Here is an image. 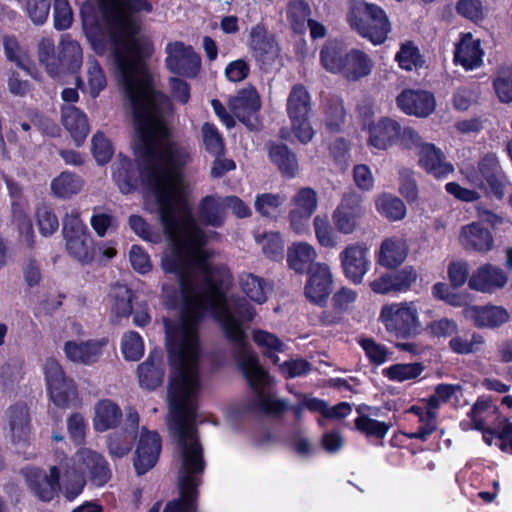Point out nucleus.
<instances>
[{"label":"nucleus","instance_id":"obj_18","mask_svg":"<svg viewBox=\"0 0 512 512\" xmlns=\"http://www.w3.org/2000/svg\"><path fill=\"white\" fill-rule=\"evenodd\" d=\"M460 244L466 250L487 252L493 246V237L490 232L478 223H472L461 229Z\"/></svg>","mask_w":512,"mask_h":512},{"label":"nucleus","instance_id":"obj_35","mask_svg":"<svg viewBox=\"0 0 512 512\" xmlns=\"http://www.w3.org/2000/svg\"><path fill=\"white\" fill-rule=\"evenodd\" d=\"M112 169L114 180L120 190L124 193L130 192L136 182V175L135 171L132 169L131 161L119 155L117 160L113 163Z\"/></svg>","mask_w":512,"mask_h":512},{"label":"nucleus","instance_id":"obj_40","mask_svg":"<svg viewBox=\"0 0 512 512\" xmlns=\"http://www.w3.org/2000/svg\"><path fill=\"white\" fill-rule=\"evenodd\" d=\"M253 340L263 349L264 355L270 358L274 364H277L279 359L276 356V353L284 351L283 342L274 334L263 330L255 331L253 334Z\"/></svg>","mask_w":512,"mask_h":512},{"label":"nucleus","instance_id":"obj_43","mask_svg":"<svg viewBox=\"0 0 512 512\" xmlns=\"http://www.w3.org/2000/svg\"><path fill=\"white\" fill-rule=\"evenodd\" d=\"M378 211L392 221L404 218L406 207L403 201L391 195H383L377 200Z\"/></svg>","mask_w":512,"mask_h":512},{"label":"nucleus","instance_id":"obj_59","mask_svg":"<svg viewBox=\"0 0 512 512\" xmlns=\"http://www.w3.org/2000/svg\"><path fill=\"white\" fill-rule=\"evenodd\" d=\"M483 342V337L478 334H473L470 340L462 336H455L450 340L449 346L452 351L457 354H470L475 352L477 346L481 345Z\"/></svg>","mask_w":512,"mask_h":512},{"label":"nucleus","instance_id":"obj_19","mask_svg":"<svg viewBox=\"0 0 512 512\" xmlns=\"http://www.w3.org/2000/svg\"><path fill=\"white\" fill-rule=\"evenodd\" d=\"M199 482H178L179 496L168 501L162 512H199Z\"/></svg>","mask_w":512,"mask_h":512},{"label":"nucleus","instance_id":"obj_64","mask_svg":"<svg viewBox=\"0 0 512 512\" xmlns=\"http://www.w3.org/2000/svg\"><path fill=\"white\" fill-rule=\"evenodd\" d=\"M361 202L362 196L356 191L350 190L343 194L341 202L336 209L361 217L363 214Z\"/></svg>","mask_w":512,"mask_h":512},{"label":"nucleus","instance_id":"obj_15","mask_svg":"<svg viewBox=\"0 0 512 512\" xmlns=\"http://www.w3.org/2000/svg\"><path fill=\"white\" fill-rule=\"evenodd\" d=\"M58 76L64 72L76 73L82 66L83 52L80 44L69 35H63L59 43Z\"/></svg>","mask_w":512,"mask_h":512},{"label":"nucleus","instance_id":"obj_36","mask_svg":"<svg viewBox=\"0 0 512 512\" xmlns=\"http://www.w3.org/2000/svg\"><path fill=\"white\" fill-rule=\"evenodd\" d=\"M66 248L80 262L88 263L94 258L93 239L89 233L66 239Z\"/></svg>","mask_w":512,"mask_h":512},{"label":"nucleus","instance_id":"obj_58","mask_svg":"<svg viewBox=\"0 0 512 512\" xmlns=\"http://www.w3.org/2000/svg\"><path fill=\"white\" fill-rule=\"evenodd\" d=\"M29 489L43 502H50L61 491V482H28Z\"/></svg>","mask_w":512,"mask_h":512},{"label":"nucleus","instance_id":"obj_53","mask_svg":"<svg viewBox=\"0 0 512 512\" xmlns=\"http://www.w3.org/2000/svg\"><path fill=\"white\" fill-rule=\"evenodd\" d=\"M92 153L98 164L108 163L113 155V148L110 141L103 133L97 132L92 139Z\"/></svg>","mask_w":512,"mask_h":512},{"label":"nucleus","instance_id":"obj_61","mask_svg":"<svg viewBox=\"0 0 512 512\" xmlns=\"http://www.w3.org/2000/svg\"><path fill=\"white\" fill-rule=\"evenodd\" d=\"M129 225L131 229L144 240L150 242H159L160 234L151 230L149 224L138 215H131L129 217Z\"/></svg>","mask_w":512,"mask_h":512},{"label":"nucleus","instance_id":"obj_49","mask_svg":"<svg viewBox=\"0 0 512 512\" xmlns=\"http://www.w3.org/2000/svg\"><path fill=\"white\" fill-rule=\"evenodd\" d=\"M135 438L132 434L125 432H116L108 438V449L111 456L116 458H122L127 455L131 449Z\"/></svg>","mask_w":512,"mask_h":512},{"label":"nucleus","instance_id":"obj_30","mask_svg":"<svg viewBox=\"0 0 512 512\" xmlns=\"http://www.w3.org/2000/svg\"><path fill=\"white\" fill-rule=\"evenodd\" d=\"M311 110V99L308 91L302 85H295L287 99V112L290 119L308 117Z\"/></svg>","mask_w":512,"mask_h":512},{"label":"nucleus","instance_id":"obj_44","mask_svg":"<svg viewBox=\"0 0 512 512\" xmlns=\"http://www.w3.org/2000/svg\"><path fill=\"white\" fill-rule=\"evenodd\" d=\"M424 370L421 363L394 364L383 371L390 380L406 381L417 378Z\"/></svg>","mask_w":512,"mask_h":512},{"label":"nucleus","instance_id":"obj_1","mask_svg":"<svg viewBox=\"0 0 512 512\" xmlns=\"http://www.w3.org/2000/svg\"><path fill=\"white\" fill-rule=\"evenodd\" d=\"M121 90L132 109L137 133L135 159L155 195L158 219L171 244L162 266L175 275L179 286V295L174 291L168 297L172 307L181 301L180 317L164 319L169 358H199L198 326L209 309L215 313L234 358H257L246 332L255 310L245 298L227 300L229 269L208 261L212 254L204 248L207 236L186 199L183 171L192 162V148L170 138L166 123L172 111L170 99L152 82Z\"/></svg>","mask_w":512,"mask_h":512},{"label":"nucleus","instance_id":"obj_54","mask_svg":"<svg viewBox=\"0 0 512 512\" xmlns=\"http://www.w3.org/2000/svg\"><path fill=\"white\" fill-rule=\"evenodd\" d=\"M54 27L57 30L68 29L73 22V12L68 0H54Z\"/></svg>","mask_w":512,"mask_h":512},{"label":"nucleus","instance_id":"obj_46","mask_svg":"<svg viewBox=\"0 0 512 512\" xmlns=\"http://www.w3.org/2000/svg\"><path fill=\"white\" fill-rule=\"evenodd\" d=\"M310 7L304 0H292L288 5V19L293 29L301 33L305 28V22L308 23Z\"/></svg>","mask_w":512,"mask_h":512},{"label":"nucleus","instance_id":"obj_51","mask_svg":"<svg viewBox=\"0 0 512 512\" xmlns=\"http://www.w3.org/2000/svg\"><path fill=\"white\" fill-rule=\"evenodd\" d=\"M356 428L366 434L367 436H374L376 438H384L389 430V426L366 415H361L355 420Z\"/></svg>","mask_w":512,"mask_h":512},{"label":"nucleus","instance_id":"obj_55","mask_svg":"<svg viewBox=\"0 0 512 512\" xmlns=\"http://www.w3.org/2000/svg\"><path fill=\"white\" fill-rule=\"evenodd\" d=\"M143 342L136 332H129L124 335L122 341V351L126 359L136 361L143 354Z\"/></svg>","mask_w":512,"mask_h":512},{"label":"nucleus","instance_id":"obj_31","mask_svg":"<svg viewBox=\"0 0 512 512\" xmlns=\"http://www.w3.org/2000/svg\"><path fill=\"white\" fill-rule=\"evenodd\" d=\"M478 169L486 180L491 192L501 198L504 195V184L498 177L499 165L494 154L485 155L478 164Z\"/></svg>","mask_w":512,"mask_h":512},{"label":"nucleus","instance_id":"obj_34","mask_svg":"<svg viewBox=\"0 0 512 512\" xmlns=\"http://www.w3.org/2000/svg\"><path fill=\"white\" fill-rule=\"evenodd\" d=\"M324 122L331 132L341 129L346 117V111L342 99L337 96H329L324 101Z\"/></svg>","mask_w":512,"mask_h":512},{"label":"nucleus","instance_id":"obj_7","mask_svg":"<svg viewBox=\"0 0 512 512\" xmlns=\"http://www.w3.org/2000/svg\"><path fill=\"white\" fill-rule=\"evenodd\" d=\"M261 107L260 97L254 87L240 90L229 100V108L234 116L250 130L259 127L258 111Z\"/></svg>","mask_w":512,"mask_h":512},{"label":"nucleus","instance_id":"obj_39","mask_svg":"<svg viewBox=\"0 0 512 512\" xmlns=\"http://www.w3.org/2000/svg\"><path fill=\"white\" fill-rule=\"evenodd\" d=\"M114 300L112 311L117 317H128L132 312V291L125 285L116 284L111 289Z\"/></svg>","mask_w":512,"mask_h":512},{"label":"nucleus","instance_id":"obj_28","mask_svg":"<svg viewBox=\"0 0 512 512\" xmlns=\"http://www.w3.org/2000/svg\"><path fill=\"white\" fill-rule=\"evenodd\" d=\"M239 285L242 292L252 301L258 304L266 302L269 287L264 278L253 273L243 272L239 276Z\"/></svg>","mask_w":512,"mask_h":512},{"label":"nucleus","instance_id":"obj_14","mask_svg":"<svg viewBox=\"0 0 512 512\" xmlns=\"http://www.w3.org/2000/svg\"><path fill=\"white\" fill-rule=\"evenodd\" d=\"M75 459L83 477L99 480L111 477L107 461L97 451L81 448L77 451Z\"/></svg>","mask_w":512,"mask_h":512},{"label":"nucleus","instance_id":"obj_3","mask_svg":"<svg viewBox=\"0 0 512 512\" xmlns=\"http://www.w3.org/2000/svg\"><path fill=\"white\" fill-rule=\"evenodd\" d=\"M347 20L353 30L373 44H382L391 29L384 10L364 1L352 2Z\"/></svg>","mask_w":512,"mask_h":512},{"label":"nucleus","instance_id":"obj_33","mask_svg":"<svg viewBox=\"0 0 512 512\" xmlns=\"http://www.w3.org/2000/svg\"><path fill=\"white\" fill-rule=\"evenodd\" d=\"M83 184L84 182L80 176L70 172H62L52 181L51 190L59 198H69L78 194L82 190Z\"/></svg>","mask_w":512,"mask_h":512},{"label":"nucleus","instance_id":"obj_11","mask_svg":"<svg viewBox=\"0 0 512 512\" xmlns=\"http://www.w3.org/2000/svg\"><path fill=\"white\" fill-rule=\"evenodd\" d=\"M366 248L360 244L348 245L341 253L340 260L345 276L356 284L362 282L367 271Z\"/></svg>","mask_w":512,"mask_h":512},{"label":"nucleus","instance_id":"obj_63","mask_svg":"<svg viewBox=\"0 0 512 512\" xmlns=\"http://www.w3.org/2000/svg\"><path fill=\"white\" fill-rule=\"evenodd\" d=\"M332 218L334 225L339 232L343 234H351L356 229L357 221L360 217L353 213L351 214L335 209Z\"/></svg>","mask_w":512,"mask_h":512},{"label":"nucleus","instance_id":"obj_12","mask_svg":"<svg viewBox=\"0 0 512 512\" xmlns=\"http://www.w3.org/2000/svg\"><path fill=\"white\" fill-rule=\"evenodd\" d=\"M249 46L257 62L271 64L278 56V47L266 28L258 24L251 29Z\"/></svg>","mask_w":512,"mask_h":512},{"label":"nucleus","instance_id":"obj_57","mask_svg":"<svg viewBox=\"0 0 512 512\" xmlns=\"http://www.w3.org/2000/svg\"><path fill=\"white\" fill-rule=\"evenodd\" d=\"M87 227L80 219V214L77 210L71 211L70 214H66L63 219V235L65 240L74 237L88 234Z\"/></svg>","mask_w":512,"mask_h":512},{"label":"nucleus","instance_id":"obj_60","mask_svg":"<svg viewBox=\"0 0 512 512\" xmlns=\"http://www.w3.org/2000/svg\"><path fill=\"white\" fill-rule=\"evenodd\" d=\"M394 284V292L408 290L417 279V273L411 266H406L399 271L391 273Z\"/></svg>","mask_w":512,"mask_h":512},{"label":"nucleus","instance_id":"obj_5","mask_svg":"<svg viewBox=\"0 0 512 512\" xmlns=\"http://www.w3.org/2000/svg\"><path fill=\"white\" fill-rule=\"evenodd\" d=\"M380 320L386 330L397 338L412 337L420 328L418 311L413 302L383 306Z\"/></svg>","mask_w":512,"mask_h":512},{"label":"nucleus","instance_id":"obj_4","mask_svg":"<svg viewBox=\"0 0 512 512\" xmlns=\"http://www.w3.org/2000/svg\"><path fill=\"white\" fill-rule=\"evenodd\" d=\"M321 63L333 73H340L349 81H358L368 76L373 69L369 55L358 49H352L343 55L334 43L326 44L321 50Z\"/></svg>","mask_w":512,"mask_h":512},{"label":"nucleus","instance_id":"obj_48","mask_svg":"<svg viewBox=\"0 0 512 512\" xmlns=\"http://www.w3.org/2000/svg\"><path fill=\"white\" fill-rule=\"evenodd\" d=\"M292 210L313 215L318 206L317 193L310 187L301 188L292 199Z\"/></svg>","mask_w":512,"mask_h":512},{"label":"nucleus","instance_id":"obj_29","mask_svg":"<svg viewBox=\"0 0 512 512\" xmlns=\"http://www.w3.org/2000/svg\"><path fill=\"white\" fill-rule=\"evenodd\" d=\"M225 210L224 198L206 196L200 203L199 218L207 225L219 227L223 223Z\"/></svg>","mask_w":512,"mask_h":512},{"label":"nucleus","instance_id":"obj_62","mask_svg":"<svg viewBox=\"0 0 512 512\" xmlns=\"http://www.w3.org/2000/svg\"><path fill=\"white\" fill-rule=\"evenodd\" d=\"M360 344L364 349L367 357L373 364L380 365L385 362L388 354L385 346L376 343L371 338L362 339Z\"/></svg>","mask_w":512,"mask_h":512},{"label":"nucleus","instance_id":"obj_52","mask_svg":"<svg viewBox=\"0 0 512 512\" xmlns=\"http://www.w3.org/2000/svg\"><path fill=\"white\" fill-rule=\"evenodd\" d=\"M13 221L17 224L21 234L25 235L27 244L31 245L33 226L26 214L24 206L21 202L14 200L12 203Z\"/></svg>","mask_w":512,"mask_h":512},{"label":"nucleus","instance_id":"obj_16","mask_svg":"<svg viewBox=\"0 0 512 512\" xmlns=\"http://www.w3.org/2000/svg\"><path fill=\"white\" fill-rule=\"evenodd\" d=\"M419 164L428 173L440 178L453 172V166L445 161L443 152L433 144H426L418 151Z\"/></svg>","mask_w":512,"mask_h":512},{"label":"nucleus","instance_id":"obj_8","mask_svg":"<svg viewBox=\"0 0 512 512\" xmlns=\"http://www.w3.org/2000/svg\"><path fill=\"white\" fill-rule=\"evenodd\" d=\"M160 452V435L155 431H149L143 427L133 459L138 476L144 475L156 465Z\"/></svg>","mask_w":512,"mask_h":512},{"label":"nucleus","instance_id":"obj_9","mask_svg":"<svg viewBox=\"0 0 512 512\" xmlns=\"http://www.w3.org/2000/svg\"><path fill=\"white\" fill-rule=\"evenodd\" d=\"M305 285L306 298L318 305L326 303L332 289V274L326 264L316 263L309 269Z\"/></svg>","mask_w":512,"mask_h":512},{"label":"nucleus","instance_id":"obj_56","mask_svg":"<svg viewBox=\"0 0 512 512\" xmlns=\"http://www.w3.org/2000/svg\"><path fill=\"white\" fill-rule=\"evenodd\" d=\"M51 0H27L26 11L36 25L43 24L49 15Z\"/></svg>","mask_w":512,"mask_h":512},{"label":"nucleus","instance_id":"obj_38","mask_svg":"<svg viewBox=\"0 0 512 512\" xmlns=\"http://www.w3.org/2000/svg\"><path fill=\"white\" fill-rule=\"evenodd\" d=\"M406 255L404 243L386 239L381 245L379 263L385 267H396L405 260Z\"/></svg>","mask_w":512,"mask_h":512},{"label":"nucleus","instance_id":"obj_45","mask_svg":"<svg viewBox=\"0 0 512 512\" xmlns=\"http://www.w3.org/2000/svg\"><path fill=\"white\" fill-rule=\"evenodd\" d=\"M493 85L501 102H512V67H500L496 72Z\"/></svg>","mask_w":512,"mask_h":512},{"label":"nucleus","instance_id":"obj_6","mask_svg":"<svg viewBox=\"0 0 512 512\" xmlns=\"http://www.w3.org/2000/svg\"><path fill=\"white\" fill-rule=\"evenodd\" d=\"M166 66L174 74L195 76L201 65L199 55L191 46L181 41L168 43L166 46Z\"/></svg>","mask_w":512,"mask_h":512},{"label":"nucleus","instance_id":"obj_20","mask_svg":"<svg viewBox=\"0 0 512 512\" xmlns=\"http://www.w3.org/2000/svg\"><path fill=\"white\" fill-rule=\"evenodd\" d=\"M400 124L391 118H382L370 127L369 144L377 149L385 150L400 136Z\"/></svg>","mask_w":512,"mask_h":512},{"label":"nucleus","instance_id":"obj_27","mask_svg":"<svg viewBox=\"0 0 512 512\" xmlns=\"http://www.w3.org/2000/svg\"><path fill=\"white\" fill-rule=\"evenodd\" d=\"M10 431L14 442L25 441L30 433V417L26 406L16 404L7 411Z\"/></svg>","mask_w":512,"mask_h":512},{"label":"nucleus","instance_id":"obj_37","mask_svg":"<svg viewBox=\"0 0 512 512\" xmlns=\"http://www.w3.org/2000/svg\"><path fill=\"white\" fill-rule=\"evenodd\" d=\"M3 45L7 59L15 63L20 69L32 75V62L26 51L20 46L17 39L13 36H5L3 38Z\"/></svg>","mask_w":512,"mask_h":512},{"label":"nucleus","instance_id":"obj_32","mask_svg":"<svg viewBox=\"0 0 512 512\" xmlns=\"http://www.w3.org/2000/svg\"><path fill=\"white\" fill-rule=\"evenodd\" d=\"M269 156L284 176L293 178L296 175L298 160L286 145L272 146L269 150Z\"/></svg>","mask_w":512,"mask_h":512},{"label":"nucleus","instance_id":"obj_42","mask_svg":"<svg viewBox=\"0 0 512 512\" xmlns=\"http://www.w3.org/2000/svg\"><path fill=\"white\" fill-rule=\"evenodd\" d=\"M50 399L61 408L66 407L70 401L76 398L77 390L72 379L59 381L58 385L48 387Z\"/></svg>","mask_w":512,"mask_h":512},{"label":"nucleus","instance_id":"obj_47","mask_svg":"<svg viewBox=\"0 0 512 512\" xmlns=\"http://www.w3.org/2000/svg\"><path fill=\"white\" fill-rule=\"evenodd\" d=\"M201 133L205 150L215 157L222 156L225 147L217 128L213 124L204 123Z\"/></svg>","mask_w":512,"mask_h":512},{"label":"nucleus","instance_id":"obj_41","mask_svg":"<svg viewBox=\"0 0 512 512\" xmlns=\"http://www.w3.org/2000/svg\"><path fill=\"white\" fill-rule=\"evenodd\" d=\"M58 56L55 55V45L52 39L43 38L38 43V60L51 77H58Z\"/></svg>","mask_w":512,"mask_h":512},{"label":"nucleus","instance_id":"obj_50","mask_svg":"<svg viewBox=\"0 0 512 512\" xmlns=\"http://www.w3.org/2000/svg\"><path fill=\"white\" fill-rule=\"evenodd\" d=\"M316 238L326 248H334L336 240L330 222L326 216L317 215L313 220Z\"/></svg>","mask_w":512,"mask_h":512},{"label":"nucleus","instance_id":"obj_22","mask_svg":"<svg viewBox=\"0 0 512 512\" xmlns=\"http://www.w3.org/2000/svg\"><path fill=\"white\" fill-rule=\"evenodd\" d=\"M104 343L99 341L76 342L67 341L64 351L68 359L82 364H91L97 361Z\"/></svg>","mask_w":512,"mask_h":512},{"label":"nucleus","instance_id":"obj_13","mask_svg":"<svg viewBox=\"0 0 512 512\" xmlns=\"http://www.w3.org/2000/svg\"><path fill=\"white\" fill-rule=\"evenodd\" d=\"M398 107L409 115L427 117L435 109L434 96L426 91L404 90L397 97Z\"/></svg>","mask_w":512,"mask_h":512},{"label":"nucleus","instance_id":"obj_2","mask_svg":"<svg viewBox=\"0 0 512 512\" xmlns=\"http://www.w3.org/2000/svg\"><path fill=\"white\" fill-rule=\"evenodd\" d=\"M107 23L112 57L121 89L152 82L144 57L152 52L151 44L138 37L139 26L132 13L152 11L147 0H99Z\"/></svg>","mask_w":512,"mask_h":512},{"label":"nucleus","instance_id":"obj_21","mask_svg":"<svg viewBox=\"0 0 512 512\" xmlns=\"http://www.w3.org/2000/svg\"><path fill=\"white\" fill-rule=\"evenodd\" d=\"M163 376L161 355L156 351L152 352L148 359L138 366L139 383L143 388L155 389L162 384Z\"/></svg>","mask_w":512,"mask_h":512},{"label":"nucleus","instance_id":"obj_10","mask_svg":"<svg viewBox=\"0 0 512 512\" xmlns=\"http://www.w3.org/2000/svg\"><path fill=\"white\" fill-rule=\"evenodd\" d=\"M508 281L506 272L492 264L480 266L469 278L468 286L472 290L492 292L503 288Z\"/></svg>","mask_w":512,"mask_h":512},{"label":"nucleus","instance_id":"obj_24","mask_svg":"<svg viewBox=\"0 0 512 512\" xmlns=\"http://www.w3.org/2000/svg\"><path fill=\"white\" fill-rule=\"evenodd\" d=\"M317 253L313 246L305 242L294 243L287 251V262L296 273L303 274L315 264Z\"/></svg>","mask_w":512,"mask_h":512},{"label":"nucleus","instance_id":"obj_17","mask_svg":"<svg viewBox=\"0 0 512 512\" xmlns=\"http://www.w3.org/2000/svg\"><path fill=\"white\" fill-rule=\"evenodd\" d=\"M477 327H498L506 323L509 319V313L500 306H473L465 310Z\"/></svg>","mask_w":512,"mask_h":512},{"label":"nucleus","instance_id":"obj_23","mask_svg":"<svg viewBox=\"0 0 512 512\" xmlns=\"http://www.w3.org/2000/svg\"><path fill=\"white\" fill-rule=\"evenodd\" d=\"M62 123L69 131L77 146H80L89 132L86 115L75 106H65L61 110Z\"/></svg>","mask_w":512,"mask_h":512},{"label":"nucleus","instance_id":"obj_25","mask_svg":"<svg viewBox=\"0 0 512 512\" xmlns=\"http://www.w3.org/2000/svg\"><path fill=\"white\" fill-rule=\"evenodd\" d=\"M122 418L120 407L110 399H104L95 405L94 427L104 432L118 425Z\"/></svg>","mask_w":512,"mask_h":512},{"label":"nucleus","instance_id":"obj_26","mask_svg":"<svg viewBox=\"0 0 512 512\" xmlns=\"http://www.w3.org/2000/svg\"><path fill=\"white\" fill-rule=\"evenodd\" d=\"M483 51L479 40H474L470 35L464 36L456 46L455 61L466 69L479 66L482 62Z\"/></svg>","mask_w":512,"mask_h":512}]
</instances>
